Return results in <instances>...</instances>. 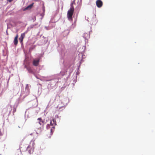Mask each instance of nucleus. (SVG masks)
Listing matches in <instances>:
<instances>
[{
    "label": "nucleus",
    "mask_w": 155,
    "mask_h": 155,
    "mask_svg": "<svg viewBox=\"0 0 155 155\" xmlns=\"http://www.w3.org/2000/svg\"><path fill=\"white\" fill-rule=\"evenodd\" d=\"M74 8L72 5L71 7L68 11L67 12V17L68 20L70 21L72 20V16L74 13Z\"/></svg>",
    "instance_id": "f257e3e1"
},
{
    "label": "nucleus",
    "mask_w": 155,
    "mask_h": 155,
    "mask_svg": "<svg viewBox=\"0 0 155 155\" xmlns=\"http://www.w3.org/2000/svg\"><path fill=\"white\" fill-rule=\"evenodd\" d=\"M37 120L39 121L38 123L39 124L42 126V128L40 127L38 128H37L35 130L36 133L37 134H38L41 133L42 131V128L44 124V121L42 120L41 118V117L38 118Z\"/></svg>",
    "instance_id": "f03ea898"
},
{
    "label": "nucleus",
    "mask_w": 155,
    "mask_h": 155,
    "mask_svg": "<svg viewBox=\"0 0 155 155\" xmlns=\"http://www.w3.org/2000/svg\"><path fill=\"white\" fill-rule=\"evenodd\" d=\"M35 143L34 141H31L29 145L27 147V149H29L30 148V150H28V152L30 154H31L33 152L34 149L35 148Z\"/></svg>",
    "instance_id": "7ed1b4c3"
},
{
    "label": "nucleus",
    "mask_w": 155,
    "mask_h": 155,
    "mask_svg": "<svg viewBox=\"0 0 155 155\" xmlns=\"http://www.w3.org/2000/svg\"><path fill=\"white\" fill-rule=\"evenodd\" d=\"M50 124L52 127H51V133L53 132L54 129V126L56 125V122L55 119L53 118L52 120H51L50 122Z\"/></svg>",
    "instance_id": "20e7f679"
},
{
    "label": "nucleus",
    "mask_w": 155,
    "mask_h": 155,
    "mask_svg": "<svg viewBox=\"0 0 155 155\" xmlns=\"http://www.w3.org/2000/svg\"><path fill=\"white\" fill-rule=\"evenodd\" d=\"M97 7L99 8H101L103 5V3L101 0H97L96 2Z\"/></svg>",
    "instance_id": "39448f33"
},
{
    "label": "nucleus",
    "mask_w": 155,
    "mask_h": 155,
    "mask_svg": "<svg viewBox=\"0 0 155 155\" xmlns=\"http://www.w3.org/2000/svg\"><path fill=\"white\" fill-rule=\"evenodd\" d=\"M39 61L40 59L39 58L34 60L33 61V65L35 66H38L39 64Z\"/></svg>",
    "instance_id": "423d86ee"
},
{
    "label": "nucleus",
    "mask_w": 155,
    "mask_h": 155,
    "mask_svg": "<svg viewBox=\"0 0 155 155\" xmlns=\"http://www.w3.org/2000/svg\"><path fill=\"white\" fill-rule=\"evenodd\" d=\"M18 35H16V37H15L14 39V44L15 45H16L18 43Z\"/></svg>",
    "instance_id": "0eeeda50"
},
{
    "label": "nucleus",
    "mask_w": 155,
    "mask_h": 155,
    "mask_svg": "<svg viewBox=\"0 0 155 155\" xmlns=\"http://www.w3.org/2000/svg\"><path fill=\"white\" fill-rule=\"evenodd\" d=\"M34 3H32L30 5H29L28 6H27L26 8V9H27L28 8H32V7L33 6V4H34Z\"/></svg>",
    "instance_id": "6e6552de"
},
{
    "label": "nucleus",
    "mask_w": 155,
    "mask_h": 155,
    "mask_svg": "<svg viewBox=\"0 0 155 155\" xmlns=\"http://www.w3.org/2000/svg\"><path fill=\"white\" fill-rule=\"evenodd\" d=\"M26 33H27V32H25L21 34V36L20 37L22 38H24L25 37V35Z\"/></svg>",
    "instance_id": "1a4fd4ad"
},
{
    "label": "nucleus",
    "mask_w": 155,
    "mask_h": 155,
    "mask_svg": "<svg viewBox=\"0 0 155 155\" xmlns=\"http://www.w3.org/2000/svg\"><path fill=\"white\" fill-rule=\"evenodd\" d=\"M27 70L29 71V72L32 71L31 69L30 68L28 67L27 68Z\"/></svg>",
    "instance_id": "9d476101"
},
{
    "label": "nucleus",
    "mask_w": 155,
    "mask_h": 155,
    "mask_svg": "<svg viewBox=\"0 0 155 155\" xmlns=\"http://www.w3.org/2000/svg\"><path fill=\"white\" fill-rule=\"evenodd\" d=\"M23 38H21V37L19 38V40L20 41L21 43H22V42L23 40Z\"/></svg>",
    "instance_id": "9b49d317"
},
{
    "label": "nucleus",
    "mask_w": 155,
    "mask_h": 155,
    "mask_svg": "<svg viewBox=\"0 0 155 155\" xmlns=\"http://www.w3.org/2000/svg\"><path fill=\"white\" fill-rule=\"evenodd\" d=\"M50 128V125L49 124H48L47 125V129H48Z\"/></svg>",
    "instance_id": "f8f14e48"
},
{
    "label": "nucleus",
    "mask_w": 155,
    "mask_h": 155,
    "mask_svg": "<svg viewBox=\"0 0 155 155\" xmlns=\"http://www.w3.org/2000/svg\"><path fill=\"white\" fill-rule=\"evenodd\" d=\"M9 2H11L13 0H7Z\"/></svg>",
    "instance_id": "ddd939ff"
},
{
    "label": "nucleus",
    "mask_w": 155,
    "mask_h": 155,
    "mask_svg": "<svg viewBox=\"0 0 155 155\" xmlns=\"http://www.w3.org/2000/svg\"><path fill=\"white\" fill-rule=\"evenodd\" d=\"M15 155H19V154L18 153H16Z\"/></svg>",
    "instance_id": "4468645a"
},
{
    "label": "nucleus",
    "mask_w": 155,
    "mask_h": 155,
    "mask_svg": "<svg viewBox=\"0 0 155 155\" xmlns=\"http://www.w3.org/2000/svg\"><path fill=\"white\" fill-rule=\"evenodd\" d=\"M50 136H49V138H50L51 137V134H50Z\"/></svg>",
    "instance_id": "2eb2a0df"
},
{
    "label": "nucleus",
    "mask_w": 155,
    "mask_h": 155,
    "mask_svg": "<svg viewBox=\"0 0 155 155\" xmlns=\"http://www.w3.org/2000/svg\"><path fill=\"white\" fill-rule=\"evenodd\" d=\"M85 34H86V35L87 34V35H88V34H87V33ZM84 35H85V34H84Z\"/></svg>",
    "instance_id": "dca6fc26"
},
{
    "label": "nucleus",
    "mask_w": 155,
    "mask_h": 155,
    "mask_svg": "<svg viewBox=\"0 0 155 155\" xmlns=\"http://www.w3.org/2000/svg\"><path fill=\"white\" fill-rule=\"evenodd\" d=\"M30 135H32V134H30Z\"/></svg>",
    "instance_id": "f3484780"
}]
</instances>
